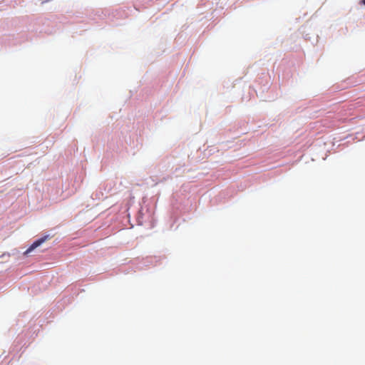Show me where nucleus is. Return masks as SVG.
Listing matches in <instances>:
<instances>
[{"label": "nucleus", "instance_id": "1", "mask_svg": "<svg viewBox=\"0 0 365 365\" xmlns=\"http://www.w3.org/2000/svg\"><path fill=\"white\" fill-rule=\"evenodd\" d=\"M48 238V236H44L37 240H36L25 252L24 255H27L29 253L32 252L34 249L40 246L42 243H43Z\"/></svg>", "mask_w": 365, "mask_h": 365}, {"label": "nucleus", "instance_id": "2", "mask_svg": "<svg viewBox=\"0 0 365 365\" xmlns=\"http://www.w3.org/2000/svg\"><path fill=\"white\" fill-rule=\"evenodd\" d=\"M362 2L365 5V0H362Z\"/></svg>", "mask_w": 365, "mask_h": 365}]
</instances>
